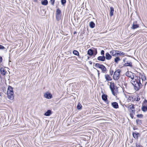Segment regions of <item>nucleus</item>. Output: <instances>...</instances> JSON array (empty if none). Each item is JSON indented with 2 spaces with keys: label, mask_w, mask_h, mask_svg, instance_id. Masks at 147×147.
<instances>
[{
  "label": "nucleus",
  "mask_w": 147,
  "mask_h": 147,
  "mask_svg": "<svg viewBox=\"0 0 147 147\" xmlns=\"http://www.w3.org/2000/svg\"><path fill=\"white\" fill-rule=\"evenodd\" d=\"M117 51L113 50L110 52V54L113 56L117 57Z\"/></svg>",
  "instance_id": "f8f14e48"
},
{
  "label": "nucleus",
  "mask_w": 147,
  "mask_h": 147,
  "mask_svg": "<svg viewBox=\"0 0 147 147\" xmlns=\"http://www.w3.org/2000/svg\"><path fill=\"white\" fill-rule=\"evenodd\" d=\"M93 53V51L91 49H89L88 51L87 54L90 56L92 55Z\"/></svg>",
  "instance_id": "393cba45"
},
{
  "label": "nucleus",
  "mask_w": 147,
  "mask_h": 147,
  "mask_svg": "<svg viewBox=\"0 0 147 147\" xmlns=\"http://www.w3.org/2000/svg\"><path fill=\"white\" fill-rule=\"evenodd\" d=\"M73 53L75 55L78 56L79 55V52L76 50H74L73 51Z\"/></svg>",
  "instance_id": "c85d7f7f"
},
{
  "label": "nucleus",
  "mask_w": 147,
  "mask_h": 147,
  "mask_svg": "<svg viewBox=\"0 0 147 147\" xmlns=\"http://www.w3.org/2000/svg\"><path fill=\"white\" fill-rule=\"evenodd\" d=\"M98 59L100 61H103L105 60V57L104 56H99L98 57Z\"/></svg>",
  "instance_id": "6ab92c4d"
},
{
  "label": "nucleus",
  "mask_w": 147,
  "mask_h": 147,
  "mask_svg": "<svg viewBox=\"0 0 147 147\" xmlns=\"http://www.w3.org/2000/svg\"><path fill=\"white\" fill-rule=\"evenodd\" d=\"M34 2H36L37 0H32Z\"/></svg>",
  "instance_id": "a18cd8bd"
},
{
  "label": "nucleus",
  "mask_w": 147,
  "mask_h": 147,
  "mask_svg": "<svg viewBox=\"0 0 147 147\" xmlns=\"http://www.w3.org/2000/svg\"><path fill=\"white\" fill-rule=\"evenodd\" d=\"M94 67L97 68H99L100 69L103 73H105L107 70L106 68L103 65H100L98 63H96L95 64Z\"/></svg>",
  "instance_id": "7ed1b4c3"
},
{
  "label": "nucleus",
  "mask_w": 147,
  "mask_h": 147,
  "mask_svg": "<svg viewBox=\"0 0 147 147\" xmlns=\"http://www.w3.org/2000/svg\"><path fill=\"white\" fill-rule=\"evenodd\" d=\"M55 0H50V2L51 3V5H54Z\"/></svg>",
  "instance_id": "c9c22d12"
},
{
  "label": "nucleus",
  "mask_w": 147,
  "mask_h": 147,
  "mask_svg": "<svg viewBox=\"0 0 147 147\" xmlns=\"http://www.w3.org/2000/svg\"><path fill=\"white\" fill-rule=\"evenodd\" d=\"M117 57L124 55H125L124 53L121 51H117Z\"/></svg>",
  "instance_id": "aec40b11"
},
{
  "label": "nucleus",
  "mask_w": 147,
  "mask_h": 147,
  "mask_svg": "<svg viewBox=\"0 0 147 147\" xmlns=\"http://www.w3.org/2000/svg\"><path fill=\"white\" fill-rule=\"evenodd\" d=\"M61 1L62 4L63 5L66 2V0H61Z\"/></svg>",
  "instance_id": "72a5a7b5"
},
{
  "label": "nucleus",
  "mask_w": 147,
  "mask_h": 147,
  "mask_svg": "<svg viewBox=\"0 0 147 147\" xmlns=\"http://www.w3.org/2000/svg\"><path fill=\"white\" fill-rule=\"evenodd\" d=\"M136 147H140L141 146L137 143H136Z\"/></svg>",
  "instance_id": "a19ab883"
},
{
  "label": "nucleus",
  "mask_w": 147,
  "mask_h": 147,
  "mask_svg": "<svg viewBox=\"0 0 147 147\" xmlns=\"http://www.w3.org/2000/svg\"><path fill=\"white\" fill-rule=\"evenodd\" d=\"M130 115L131 117L132 118H133V114H131V113H130Z\"/></svg>",
  "instance_id": "37998d69"
},
{
  "label": "nucleus",
  "mask_w": 147,
  "mask_h": 147,
  "mask_svg": "<svg viewBox=\"0 0 147 147\" xmlns=\"http://www.w3.org/2000/svg\"><path fill=\"white\" fill-rule=\"evenodd\" d=\"M136 122L137 124L140 125L142 123L140 119H138L136 120Z\"/></svg>",
  "instance_id": "473e14b6"
},
{
  "label": "nucleus",
  "mask_w": 147,
  "mask_h": 147,
  "mask_svg": "<svg viewBox=\"0 0 147 147\" xmlns=\"http://www.w3.org/2000/svg\"><path fill=\"white\" fill-rule=\"evenodd\" d=\"M104 50H102L101 52V55L103 56H104Z\"/></svg>",
  "instance_id": "e433bc0d"
},
{
  "label": "nucleus",
  "mask_w": 147,
  "mask_h": 147,
  "mask_svg": "<svg viewBox=\"0 0 147 147\" xmlns=\"http://www.w3.org/2000/svg\"><path fill=\"white\" fill-rule=\"evenodd\" d=\"M89 26L90 27L92 28H94L95 26V24L93 22H91L90 23Z\"/></svg>",
  "instance_id": "a878e982"
},
{
  "label": "nucleus",
  "mask_w": 147,
  "mask_h": 147,
  "mask_svg": "<svg viewBox=\"0 0 147 147\" xmlns=\"http://www.w3.org/2000/svg\"><path fill=\"white\" fill-rule=\"evenodd\" d=\"M139 134H138V133L137 132H133V136L134 137L135 139L137 138L138 137V135H139Z\"/></svg>",
  "instance_id": "b1692460"
},
{
  "label": "nucleus",
  "mask_w": 147,
  "mask_h": 147,
  "mask_svg": "<svg viewBox=\"0 0 147 147\" xmlns=\"http://www.w3.org/2000/svg\"><path fill=\"white\" fill-rule=\"evenodd\" d=\"M7 73V71L5 70L4 68L1 67L0 69V73L1 75L2 76H5L6 73Z\"/></svg>",
  "instance_id": "9b49d317"
},
{
  "label": "nucleus",
  "mask_w": 147,
  "mask_h": 147,
  "mask_svg": "<svg viewBox=\"0 0 147 147\" xmlns=\"http://www.w3.org/2000/svg\"><path fill=\"white\" fill-rule=\"evenodd\" d=\"M111 56L108 53H106L105 58H106L107 59L110 60L111 59Z\"/></svg>",
  "instance_id": "dca6fc26"
},
{
  "label": "nucleus",
  "mask_w": 147,
  "mask_h": 147,
  "mask_svg": "<svg viewBox=\"0 0 147 147\" xmlns=\"http://www.w3.org/2000/svg\"><path fill=\"white\" fill-rule=\"evenodd\" d=\"M137 31L135 33L136 34L137 33Z\"/></svg>",
  "instance_id": "49530a36"
},
{
  "label": "nucleus",
  "mask_w": 147,
  "mask_h": 147,
  "mask_svg": "<svg viewBox=\"0 0 147 147\" xmlns=\"http://www.w3.org/2000/svg\"><path fill=\"white\" fill-rule=\"evenodd\" d=\"M146 77L144 75L141 77L135 76L134 78L131 81V83L134 85L136 90H139L142 86L146 83Z\"/></svg>",
  "instance_id": "f257e3e1"
},
{
  "label": "nucleus",
  "mask_w": 147,
  "mask_h": 147,
  "mask_svg": "<svg viewBox=\"0 0 147 147\" xmlns=\"http://www.w3.org/2000/svg\"><path fill=\"white\" fill-rule=\"evenodd\" d=\"M134 74L131 72L127 71L125 73V75L132 80L135 77Z\"/></svg>",
  "instance_id": "6e6552de"
},
{
  "label": "nucleus",
  "mask_w": 147,
  "mask_h": 147,
  "mask_svg": "<svg viewBox=\"0 0 147 147\" xmlns=\"http://www.w3.org/2000/svg\"><path fill=\"white\" fill-rule=\"evenodd\" d=\"M7 95L8 98L10 100H13L14 98L13 92V88L10 86H9L8 87Z\"/></svg>",
  "instance_id": "f03ea898"
},
{
  "label": "nucleus",
  "mask_w": 147,
  "mask_h": 147,
  "mask_svg": "<svg viewBox=\"0 0 147 147\" xmlns=\"http://www.w3.org/2000/svg\"><path fill=\"white\" fill-rule=\"evenodd\" d=\"M114 12V9L113 7H110V16L111 17L113 15V13Z\"/></svg>",
  "instance_id": "4be33fe9"
},
{
  "label": "nucleus",
  "mask_w": 147,
  "mask_h": 147,
  "mask_svg": "<svg viewBox=\"0 0 147 147\" xmlns=\"http://www.w3.org/2000/svg\"><path fill=\"white\" fill-rule=\"evenodd\" d=\"M97 71L98 72V78H99L100 73H99V71L98 70H97Z\"/></svg>",
  "instance_id": "ea45409f"
},
{
  "label": "nucleus",
  "mask_w": 147,
  "mask_h": 147,
  "mask_svg": "<svg viewBox=\"0 0 147 147\" xmlns=\"http://www.w3.org/2000/svg\"><path fill=\"white\" fill-rule=\"evenodd\" d=\"M119 60H120V59L118 57H117L115 59V61L117 63Z\"/></svg>",
  "instance_id": "2f4dec72"
},
{
  "label": "nucleus",
  "mask_w": 147,
  "mask_h": 147,
  "mask_svg": "<svg viewBox=\"0 0 147 147\" xmlns=\"http://www.w3.org/2000/svg\"><path fill=\"white\" fill-rule=\"evenodd\" d=\"M44 96L47 99H51L53 98L52 94L49 92H47L45 93L44 94Z\"/></svg>",
  "instance_id": "1a4fd4ad"
},
{
  "label": "nucleus",
  "mask_w": 147,
  "mask_h": 147,
  "mask_svg": "<svg viewBox=\"0 0 147 147\" xmlns=\"http://www.w3.org/2000/svg\"><path fill=\"white\" fill-rule=\"evenodd\" d=\"M48 3V2L47 0H44L41 2V4L44 5H47Z\"/></svg>",
  "instance_id": "bb28decb"
},
{
  "label": "nucleus",
  "mask_w": 147,
  "mask_h": 147,
  "mask_svg": "<svg viewBox=\"0 0 147 147\" xmlns=\"http://www.w3.org/2000/svg\"><path fill=\"white\" fill-rule=\"evenodd\" d=\"M139 26V25L137 24V22L136 21H134L132 25V27H131V28L134 30L138 28Z\"/></svg>",
  "instance_id": "9d476101"
},
{
  "label": "nucleus",
  "mask_w": 147,
  "mask_h": 147,
  "mask_svg": "<svg viewBox=\"0 0 147 147\" xmlns=\"http://www.w3.org/2000/svg\"><path fill=\"white\" fill-rule=\"evenodd\" d=\"M140 102H141V101H140Z\"/></svg>",
  "instance_id": "de8ad7c7"
},
{
  "label": "nucleus",
  "mask_w": 147,
  "mask_h": 147,
  "mask_svg": "<svg viewBox=\"0 0 147 147\" xmlns=\"http://www.w3.org/2000/svg\"><path fill=\"white\" fill-rule=\"evenodd\" d=\"M2 57L1 56H0V62H1L2 61Z\"/></svg>",
  "instance_id": "79ce46f5"
},
{
  "label": "nucleus",
  "mask_w": 147,
  "mask_h": 147,
  "mask_svg": "<svg viewBox=\"0 0 147 147\" xmlns=\"http://www.w3.org/2000/svg\"><path fill=\"white\" fill-rule=\"evenodd\" d=\"M137 117L139 118H142L143 117V115L142 114H139L137 115Z\"/></svg>",
  "instance_id": "f704fd0d"
},
{
  "label": "nucleus",
  "mask_w": 147,
  "mask_h": 147,
  "mask_svg": "<svg viewBox=\"0 0 147 147\" xmlns=\"http://www.w3.org/2000/svg\"><path fill=\"white\" fill-rule=\"evenodd\" d=\"M142 105L147 107V100H145L143 102Z\"/></svg>",
  "instance_id": "c756f323"
},
{
  "label": "nucleus",
  "mask_w": 147,
  "mask_h": 147,
  "mask_svg": "<svg viewBox=\"0 0 147 147\" xmlns=\"http://www.w3.org/2000/svg\"><path fill=\"white\" fill-rule=\"evenodd\" d=\"M51 114V111L49 110H48L44 114V115L46 116H49Z\"/></svg>",
  "instance_id": "5701e85b"
},
{
  "label": "nucleus",
  "mask_w": 147,
  "mask_h": 147,
  "mask_svg": "<svg viewBox=\"0 0 147 147\" xmlns=\"http://www.w3.org/2000/svg\"><path fill=\"white\" fill-rule=\"evenodd\" d=\"M112 106L115 109H117L118 108L119 106L117 102H114L112 103Z\"/></svg>",
  "instance_id": "2eb2a0df"
},
{
  "label": "nucleus",
  "mask_w": 147,
  "mask_h": 147,
  "mask_svg": "<svg viewBox=\"0 0 147 147\" xmlns=\"http://www.w3.org/2000/svg\"><path fill=\"white\" fill-rule=\"evenodd\" d=\"M82 107V105L80 103H78L77 105V107L78 109H80Z\"/></svg>",
  "instance_id": "7c9ffc66"
},
{
  "label": "nucleus",
  "mask_w": 147,
  "mask_h": 147,
  "mask_svg": "<svg viewBox=\"0 0 147 147\" xmlns=\"http://www.w3.org/2000/svg\"><path fill=\"white\" fill-rule=\"evenodd\" d=\"M124 65L126 66H132V63L130 61H127V63H125Z\"/></svg>",
  "instance_id": "412c9836"
},
{
  "label": "nucleus",
  "mask_w": 147,
  "mask_h": 147,
  "mask_svg": "<svg viewBox=\"0 0 147 147\" xmlns=\"http://www.w3.org/2000/svg\"><path fill=\"white\" fill-rule=\"evenodd\" d=\"M133 101H139L140 100V98L138 96H133Z\"/></svg>",
  "instance_id": "a211bd4d"
},
{
  "label": "nucleus",
  "mask_w": 147,
  "mask_h": 147,
  "mask_svg": "<svg viewBox=\"0 0 147 147\" xmlns=\"http://www.w3.org/2000/svg\"><path fill=\"white\" fill-rule=\"evenodd\" d=\"M9 62H11V61H9Z\"/></svg>",
  "instance_id": "09e8293b"
},
{
  "label": "nucleus",
  "mask_w": 147,
  "mask_h": 147,
  "mask_svg": "<svg viewBox=\"0 0 147 147\" xmlns=\"http://www.w3.org/2000/svg\"><path fill=\"white\" fill-rule=\"evenodd\" d=\"M97 51L96 50L95 51V55H96V54H97Z\"/></svg>",
  "instance_id": "c03bdc74"
},
{
  "label": "nucleus",
  "mask_w": 147,
  "mask_h": 147,
  "mask_svg": "<svg viewBox=\"0 0 147 147\" xmlns=\"http://www.w3.org/2000/svg\"><path fill=\"white\" fill-rule=\"evenodd\" d=\"M142 109L144 112H145L147 111V107L142 105Z\"/></svg>",
  "instance_id": "cd10ccee"
},
{
  "label": "nucleus",
  "mask_w": 147,
  "mask_h": 147,
  "mask_svg": "<svg viewBox=\"0 0 147 147\" xmlns=\"http://www.w3.org/2000/svg\"><path fill=\"white\" fill-rule=\"evenodd\" d=\"M105 77L107 81H111L112 80V78L108 74H106L105 75Z\"/></svg>",
  "instance_id": "ddd939ff"
},
{
  "label": "nucleus",
  "mask_w": 147,
  "mask_h": 147,
  "mask_svg": "<svg viewBox=\"0 0 147 147\" xmlns=\"http://www.w3.org/2000/svg\"><path fill=\"white\" fill-rule=\"evenodd\" d=\"M61 13V11L59 10V9H57L56 16V18H59V16L60 14Z\"/></svg>",
  "instance_id": "4468645a"
},
{
  "label": "nucleus",
  "mask_w": 147,
  "mask_h": 147,
  "mask_svg": "<svg viewBox=\"0 0 147 147\" xmlns=\"http://www.w3.org/2000/svg\"><path fill=\"white\" fill-rule=\"evenodd\" d=\"M107 95L103 94L102 96V98L103 100L105 101L106 102H107Z\"/></svg>",
  "instance_id": "f3484780"
},
{
  "label": "nucleus",
  "mask_w": 147,
  "mask_h": 147,
  "mask_svg": "<svg viewBox=\"0 0 147 147\" xmlns=\"http://www.w3.org/2000/svg\"><path fill=\"white\" fill-rule=\"evenodd\" d=\"M120 70L117 69L115 71L114 73L113 78L115 80H117L119 79L120 76Z\"/></svg>",
  "instance_id": "39448f33"
},
{
  "label": "nucleus",
  "mask_w": 147,
  "mask_h": 147,
  "mask_svg": "<svg viewBox=\"0 0 147 147\" xmlns=\"http://www.w3.org/2000/svg\"><path fill=\"white\" fill-rule=\"evenodd\" d=\"M124 94L125 96L127 99V102H133V96H132L127 93H124Z\"/></svg>",
  "instance_id": "20e7f679"
},
{
  "label": "nucleus",
  "mask_w": 147,
  "mask_h": 147,
  "mask_svg": "<svg viewBox=\"0 0 147 147\" xmlns=\"http://www.w3.org/2000/svg\"><path fill=\"white\" fill-rule=\"evenodd\" d=\"M113 70H110V74L111 75H112L113 74Z\"/></svg>",
  "instance_id": "58836bf2"
},
{
  "label": "nucleus",
  "mask_w": 147,
  "mask_h": 147,
  "mask_svg": "<svg viewBox=\"0 0 147 147\" xmlns=\"http://www.w3.org/2000/svg\"><path fill=\"white\" fill-rule=\"evenodd\" d=\"M128 109L130 113L131 114H134L135 113L134 107L133 104H131V105L128 106Z\"/></svg>",
  "instance_id": "423d86ee"
},
{
  "label": "nucleus",
  "mask_w": 147,
  "mask_h": 147,
  "mask_svg": "<svg viewBox=\"0 0 147 147\" xmlns=\"http://www.w3.org/2000/svg\"><path fill=\"white\" fill-rule=\"evenodd\" d=\"M110 85H109V87L111 89V91L112 92V94L115 96V92H114V90H115V84L114 83H113L112 82H110L109 83Z\"/></svg>",
  "instance_id": "0eeeda50"
},
{
  "label": "nucleus",
  "mask_w": 147,
  "mask_h": 147,
  "mask_svg": "<svg viewBox=\"0 0 147 147\" xmlns=\"http://www.w3.org/2000/svg\"><path fill=\"white\" fill-rule=\"evenodd\" d=\"M5 48L3 46L0 45V49H4Z\"/></svg>",
  "instance_id": "4c0bfd02"
}]
</instances>
